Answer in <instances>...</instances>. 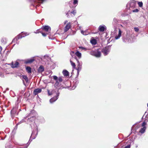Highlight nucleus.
Instances as JSON below:
<instances>
[{"label":"nucleus","mask_w":148,"mask_h":148,"mask_svg":"<svg viewBox=\"0 0 148 148\" xmlns=\"http://www.w3.org/2000/svg\"><path fill=\"white\" fill-rule=\"evenodd\" d=\"M76 11L75 10L71 11L70 13V11H69L66 14V15L67 16L68 18H70L71 16L73 17L76 14Z\"/></svg>","instance_id":"7ed1b4c3"},{"label":"nucleus","mask_w":148,"mask_h":148,"mask_svg":"<svg viewBox=\"0 0 148 148\" xmlns=\"http://www.w3.org/2000/svg\"><path fill=\"white\" fill-rule=\"evenodd\" d=\"M14 109H12L11 111V112H13V113L14 112Z\"/></svg>","instance_id":"37998d69"},{"label":"nucleus","mask_w":148,"mask_h":148,"mask_svg":"<svg viewBox=\"0 0 148 148\" xmlns=\"http://www.w3.org/2000/svg\"><path fill=\"white\" fill-rule=\"evenodd\" d=\"M30 121H31V120L30 119H29V118H28V119H27V122H28V123H29Z\"/></svg>","instance_id":"79ce46f5"},{"label":"nucleus","mask_w":148,"mask_h":148,"mask_svg":"<svg viewBox=\"0 0 148 148\" xmlns=\"http://www.w3.org/2000/svg\"><path fill=\"white\" fill-rule=\"evenodd\" d=\"M34 130L32 131L31 135L30 138V139H33L36 138L37 134V127L36 124L34 125Z\"/></svg>","instance_id":"f03ea898"},{"label":"nucleus","mask_w":148,"mask_h":148,"mask_svg":"<svg viewBox=\"0 0 148 148\" xmlns=\"http://www.w3.org/2000/svg\"><path fill=\"white\" fill-rule=\"evenodd\" d=\"M1 42L3 44H5L6 43L5 41H4L3 39L1 40Z\"/></svg>","instance_id":"4c0bfd02"},{"label":"nucleus","mask_w":148,"mask_h":148,"mask_svg":"<svg viewBox=\"0 0 148 148\" xmlns=\"http://www.w3.org/2000/svg\"><path fill=\"white\" fill-rule=\"evenodd\" d=\"M29 144H28V146L29 145Z\"/></svg>","instance_id":"8fccbe9b"},{"label":"nucleus","mask_w":148,"mask_h":148,"mask_svg":"<svg viewBox=\"0 0 148 148\" xmlns=\"http://www.w3.org/2000/svg\"><path fill=\"white\" fill-rule=\"evenodd\" d=\"M2 48L1 46H0V50L1 51L2 50Z\"/></svg>","instance_id":"c03bdc74"},{"label":"nucleus","mask_w":148,"mask_h":148,"mask_svg":"<svg viewBox=\"0 0 148 148\" xmlns=\"http://www.w3.org/2000/svg\"><path fill=\"white\" fill-rule=\"evenodd\" d=\"M53 79L56 80V82L54 85L55 87L57 88L60 86V83L62 82V79L61 77H59L58 78L56 75L53 76Z\"/></svg>","instance_id":"f257e3e1"},{"label":"nucleus","mask_w":148,"mask_h":148,"mask_svg":"<svg viewBox=\"0 0 148 148\" xmlns=\"http://www.w3.org/2000/svg\"><path fill=\"white\" fill-rule=\"evenodd\" d=\"M119 34L118 36H116L115 37V39L116 40L120 38V29H119Z\"/></svg>","instance_id":"5701e85b"},{"label":"nucleus","mask_w":148,"mask_h":148,"mask_svg":"<svg viewBox=\"0 0 148 148\" xmlns=\"http://www.w3.org/2000/svg\"><path fill=\"white\" fill-rule=\"evenodd\" d=\"M78 0H73V4L74 5H77L78 4Z\"/></svg>","instance_id":"c756f323"},{"label":"nucleus","mask_w":148,"mask_h":148,"mask_svg":"<svg viewBox=\"0 0 148 148\" xmlns=\"http://www.w3.org/2000/svg\"><path fill=\"white\" fill-rule=\"evenodd\" d=\"M40 31H39V30H37L36 32H34V33L36 34H37L39 33H40Z\"/></svg>","instance_id":"58836bf2"},{"label":"nucleus","mask_w":148,"mask_h":148,"mask_svg":"<svg viewBox=\"0 0 148 148\" xmlns=\"http://www.w3.org/2000/svg\"><path fill=\"white\" fill-rule=\"evenodd\" d=\"M120 21L117 18H115L113 19V23L114 25L117 26L119 25Z\"/></svg>","instance_id":"423d86ee"},{"label":"nucleus","mask_w":148,"mask_h":148,"mask_svg":"<svg viewBox=\"0 0 148 148\" xmlns=\"http://www.w3.org/2000/svg\"><path fill=\"white\" fill-rule=\"evenodd\" d=\"M91 44L93 45H95L97 43V41L95 39H93L90 41Z\"/></svg>","instance_id":"b1692460"},{"label":"nucleus","mask_w":148,"mask_h":148,"mask_svg":"<svg viewBox=\"0 0 148 148\" xmlns=\"http://www.w3.org/2000/svg\"><path fill=\"white\" fill-rule=\"evenodd\" d=\"M76 59L77 60V63H78L77 67H82V62H80L77 59Z\"/></svg>","instance_id":"bb28decb"},{"label":"nucleus","mask_w":148,"mask_h":148,"mask_svg":"<svg viewBox=\"0 0 148 148\" xmlns=\"http://www.w3.org/2000/svg\"><path fill=\"white\" fill-rule=\"evenodd\" d=\"M138 4L139 6L140 7H142L143 5V3L142 2H138Z\"/></svg>","instance_id":"7c9ffc66"},{"label":"nucleus","mask_w":148,"mask_h":148,"mask_svg":"<svg viewBox=\"0 0 148 148\" xmlns=\"http://www.w3.org/2000/svg\"><path fill=\"white\" fill-rule=\"evenodd\" d=\"M146 128V127H143L141 128L139 131V132L141 134L145 132Z\"/></svg>","instance_id":"412c9836"},{"label":"nucleus","mask_w":148,"mask_h":148,"mask_svg":"<svg viewBox=\"0 0 148 148\" xmlns=\"http://www.w3.org/2000/svg\"><path fill=\"white\" fill-rule=\"evenodd\" d=\"M62 73L64 76H68L69 74V72L66 70H63L62 72Z\"/></svg>","instance_id":"6ab92c4d"},{"label":"nucleus","mask_w":148,"mask_h":148,"mask_svg":"<svg viewBox=\"0 0 148 148\" xmlns=\"http://www.w3.org/2000/svg\"><path fill=\"white\" fill-rule=\"evenodd\" d=\"M19 63L17 61H16L14 64L13 62L11 64V65L12 68H17L18 66Z\"/></svg>","instance_id":"9d476101"},{"label":"nucleus","mask_w":148,"mask_h":148,"mask_svg":"<svg viewBox=\"0 0 148 148\" xmlns=\"http://www.w3.org/2000/svg\"><path fill=\"white\" fill-rule=\"evenodd\" d=\"M70 62L71 63V64L72 66H73V69H75V64L71 60H70Z\"/></svg>","instance_id":"a878e982"},{"label":"nucleus","mask_w":148,"mask_h":148,"mask_svg":"<svg viewBox=\"0 0 148 148\" xmlns=\"http://www.w3.org/2000/svg\"><path fill=\"white\" fill-rule=\"evenodd\" d=\"M23 78V82H24V80H25V81L27 83L28 82V80L27 76L25 75H23L22 76Z\"/></svg>","instance_id":"f3484780"},{"label":"nucleus","mask_w":148,"mask_h":148,"mask_svg":"<svg viewBox=\"0 0 148 148\" xmlns=\"http://www.w3.org/2000/svg\"><path fill=\"white\" fill-rule=\"evenodd\" d=\"M40 33L42 34L43 36L45 37L46 36V34L45 33H43L41 32H40Z\"/></svg>","instance_id":"f704fd0d"},{"label":"nucleus","mask_w":148,"mask_h":148,"mask_svg":"<svg viewBox=\"0 0 148 148\" xmlns=\"http://www.w3.org/2000/svg\"><path fill=\"white\" fill-rule=\"evenodd\" d=\"M79 48L83 50H85L86 51L87 50V49L85 48H84L82 47H79Z\"/></svg>","instance_id":"72a5a7b5"},{"label":"nucleus","mask_w":148,"mask_h":148,"mask_svg":"<svg viewBox=\"0 0 148 148\" xmlns=\"http://www.w3.org/2000/svg\"><path fill=\"white\" fill-rule=\"evenodd\" d=\"M147 124V123H145V122H143L142 124V126L143 127H146L145 126V125Z\"/></svg>","instance_id":"2f4dec72"},{"label":"nucleus","mask_w":148,"mask_h":148,"mask_svg":"<svg viewBox=\"0 0 148 148\" xmlns=\"http://www.w3.org/2000/svg\"><path fill=\"white\" fill-rule=\"evenodd\" d=\"M82 68V67H77V69H76L77 70V74L78 75L79 74V72L81 71V69Z\"/></svg>","instance_id":"393cba45"},{"label":"nucleus","mask_w":148,"mask_h":148,"mask_svg":"<svg viewBox=\"0 0 148 148\" xmlns=\"http://www.w3.org/2000/svg\"><path fill=\"white\" fill-rule=\"evenodd\" d=\"M59 95V93L58 91L56 93V96L51 98L50 100V102L52 103L53 102L56 100L58 98V97Z\"/></svg>","instance_id":"39448f33"},{"label":"nucleus","mask_w":148,"mask_h":148,"mask_svg":"<svg viewBox=\"0 0 148 148\" xmlns=\"http://www.w3.org/2000/svg\"><path fill=\"white\" fill-rule=\"evenodd\" d=\"M81 33L84 35H86L88 34V33H87L86 31H84L83 30H81Z\"/></svg>","instance_id":"cd10ccee"},{"label":"nucleus","mask_w":148,"mask_h":148,"mask_svg":"<svg viewBox=\"0 0 148 148\" xmlns=\"http://www.w3.org/2000/svg\"><path fill=\"white\" fill-rule=\"evenodd\" d=\"M110 50V49L108 47H106L102 49V51L104 56L108 55Z\"/></svg>","instance_id":"20e7f679"},{"label":"nucleus","mask_w":148,"mask_h":148,"mask_svg":"<svg viewBox=\"0 0 148 148\" xmlns=\"http://www.w3.org/2000/svg\"><path fill=\"white\" fill-rule=\"evenodd\" d=\"M44 71V68L42 66H40L38 69V71L39 73H41Z\"/></svg>","instance_id":"a211bd4d"},{"label":"nucleus","mask_w":148,"mask_h":148,"mask_svg":"<svg viewBox=\"0 0 148 148\" xmlns=\"http://www.w3.org/2000/svg\"><path fill=\"white\" fill-rule=\"evenodd\" d=\"M42 90L41 88H38L35 89L33 92L34 94V95H37L38 93L41 92Z\"/></svg>","instance_id":"1a4fd4ad"},{"label":"nucleus","mask_w":148,"mask_h":148,"mask_svg":"<svg viewBox=\"0 0 148 148\" xmlns=\"http://www.w3.org/2000/svg\"><path fill=\"white\" fill-rule=\"evenodd\" d=\"M75 54L79 58H81L82 54L81 53L79 52V51H77L75 52Z\"/></svg>","instance_id":"aec40b11"},{"label":"nucleus","mask_w":148,"mask_h":148,"mask_svg":"<svg viewBox=\"0 0 148 148\" xmlns=\"http://www.w3.org/2000/svg\"><path fill=\"white\" fill-rule=\"evenodd\" d=\"M136 4V1L134 0H132L130 1V7H135Z\"/></svg>","instance_id":"f8f14e48"},{"label":"nucleus","mask_w":148,"mask_h":148,"mask_svg":"<svg viewBox=\"0 0 148 148\" xmlns=\"http://www.w3.org/2000/svg\"><path fill=\"white\" fill-rule=\"evenodd\" d=\"M106 27L104 25H100L99 27V30L101 32H103L104 31L105 29H106Z\"/></svg>","instance_id":"0eeeda50"},{"label":"nucleus","mask_w":148,"mask_h":148,"mask_svg":"<svg viewBox=\"0 0 148 148\" xmlns=\"http://www.w3.org/2000/svg\"><path fill=\"white\" fill-rule=\"evenodd\" d=\"M130 145H128L127 146H126L124 148H130Z\"/></svg>","instance_id":"ea45409f"},{"label":"nucleus","mask_w":148,"mask_h":148,"mask_svg":"<svg viewBox=\"0 0 148 148\" xmlns=\"http://www.w3.org/2000/svg\"><path fill=\"white\" fill-rule=\"evenodd\" d=\"M2 69L0 67V76L2 77H3L4 76L2 72Z\"/></svg>","instance_id":"c85d7f7f"},{"label":"nucleus","mask_w":148,"mask_h":148,"mask_svg":"<svg viewBox=\"0 0 148 148\" xmlns=\"http://www.w3.org/2000/svg\"><path fill=\"white\" fill-rule=\"evenodd\" d=\"M71 23H68L64 28V32H66L71 27Z\"/></svg>","instance_id":"6e6552de"},{"label":"nucleus","mask_w":148,"mask_h":148,"mask_svg":"<svg viewBox=\"0 0 148 148\" xmlns=\"http://www.w3.org/2000/svg\"><path fill=\"white\" fill-rule=\"evenodd\" d=\"M27 146H26V147H25V148H27Z\"/></svg>","instance_id":"de8ad7c7"},{"label":"nucleus","mask_w":148,"mask_h":148,"mask_svg":"<svg viewBox=\"0 0 148 148\" xmlns=\"http://www.w3.org/2000/svg\"><path fill=\"white\" fill-rule=\"evenodd\" d=\"M93 55L96 57H99L101 56V53L99 51H97L93 53Z\"/></svg>","instance_id":"9b49d317"},{"label":"nucleus","mask_w":148,"mask_h":148,"mask_svg":"<svg viewBox=\"0 0 148 148\" xmlns=\"http://www.w3.org/2000/svg\"><path fill=\"white\" fill-rule=\"evenodd\" d=\"M74 88H73V89H74L76 87V85H74Z\"/></svg>","instance_id":"a18cd8bd"},{"label":"nucleus","mask_w":148,"mask_h":148,"mask_svg":"<svg viewBox=\"0 0 148 148\" xmlns=\"http://www.w3.org/2000/svg\"><path fill=\"white\" fill-rule=\"evenodd\" d=\"M67 22V21H65V24Z\"/></svg>","instance_id":"49530a36"},{"label":"nucleus","mask_w":148,"mask_h":148,"mask_svg":"<svg viewBox=\"0 0 148 148\" xmlns=\"http://www.w3.org/2000/svg\"><path fill=\"white\" fill-rule=\"evenodd\" d=\"M24 121H25L24 119V120H22V122H21V121H20L19 123H18L17 125H18V124H19L20 123H22V122H23Z\"/></svg>","instance_id":"a19ab883"},{"label":"nucleus","mask_w":148,"mask_h":148,"mask_svg":"<svg viewBox=\"0 0 148 148\" xmlns=\"http://www.w3.org/2000/svg\"><path fill=\"white\" fill-rule=\"evenodd\" d=\"M26 69L28 73H31V69L29 66H27L26 67Z\"/></svg>","instance_id":"4be33fe9"},{"label":"nucleus","mask_w":148,"mask_h":148,"mask_svg":"<svg viewBox=\"0 0 148 148\" xmlns=\"http://www.w3.org/2000/svg\"><path fill=\"white\" fill-rule=\"evenodd\" d=\"M42 29L45 30L46 32H48L49 30H51L50 27L49 26L45 25L44 26H42Z\"/></svg>","instance_id":"2eb2a0df"},{"label":"nucleus","mask_w":148,"mask_h":148,"mask_svg":"<svg viewBox=\"0 0 148 148\" xmlns=\"http://www.w3.org/2000/svg\"><path fill=\"white\" fill-rule=\"evenodd\" d=\"M47 0H36L35 2V3H43L46 1Z\"/></svg>","instance_id":"dca6fc26"},{"label":"nucleus","mask_w":148,"mask_h":148,"mask_svg":"<svg viewBox=\"0 0 148 148\" xmlns=\"http://www.w3.org/2000/svg\"><path fill=\"white\" fill-rule=\"evenodd\" d=\"M22 33H23V34H25V36H22L23 35L19 34L18 36V39L21 38L23 37H24L25 36L28 35L29 34V33H27V32H23Z\"/></svg>","instance_id":"4468645a"},{"label":"nucleus","mask_w":148,"mask_h":148,"mask_svg":"<svg viewBox=\"0 0 148 148\" xmlns=\"http://www.w3.org/2000/svg\"><path fill=\"white\" fill-rule=\"evenodd\" d=\"M34 61V59L33 58L28 59L26 60L25 61V63L27 64L28 63H31Z\"/></svg>","instance_id":"ddd939ff"},{"label":"nucleus","mask_w":148,"mask_h":148,"mask_svg":"<svg viewBox=\"0 0 148 148\" xmlns=\"http://www.w3.org/2000/svg\"><path fill=\"white\" fill-rule=\"evenodd\" d=\"M53 91L52 92H51V93H50L49 91V90H48V93L49 95H51L53 94Z\"/></svg>","instance_id":"473e14b6"},{"label":"nucleus","mask_w":148,"mask_h":148,"mask_svg":"<svg viewBox=\"0 0 148 148\" xmlns=\"http://www.w3.org/2000/svg\"><path fill=\"white\" fill-rule=\"evenodd\" d=\"M37 6H38V5H36V8H37Z\"/></svg>","instance_id":"09e8293b"},{"label":"nucleus","mask_w":148,"mask_h":148,"mask_svg":"<svg viewBox=\"0 0 148 148\" xmlns=\"http://www.w3.org/2000/svg\"><path fill=\"white\" fill-rule=\"evenodd\" d=\"M138 11V9H136L135 10H133V12H137Z\"/></svg>","instance_id":"e433bc0d"},{"label":"nucleus","mask_w":148,"mask_h":148,"mask_svg":"<svg viewBox=\"0 0 148 148\" xmlns=\"http://www.w3.org/2000/svg\"><path fill=\"white\" fill-rule=\"evenodd\" d=\"M134 30L136 32H138L139 31V29L137 27H135L134 28Z\"/></svg>","instance_id":"c9c22d12"}]
</instances>
